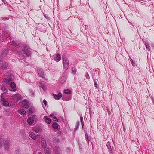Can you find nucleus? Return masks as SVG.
Listing matches in <instances>:
<instances>
[{"label": "nucleus", "mask_w": 154, "mask_h": 154, "mask_svg": "<svg viewBox=\"0 0 154 154\" xmlns=\"http://www.w3.org/2000/svg\"><path fill=\"white\" fill-rule=\"evenodd\" d=\"M38 75L39 76L42 77V78L44 77V72L42 71V70L41 69H38Z\"/></svg>", "instance_id": "12"}, {"label": "nucleus", "mask_w": 154, "mask_h": 154, "mask_svg": "<svg viewBox=\"0 0 154 154\" xmlns=\"http://www.w3.org/2000/svg\"><path fill=\"white\" fill-rule=\"evenodd\" d=\"M24 54L27 56H29L30 54V48L28 46H26L25 47L24 49Z\"/></svg>", "instance_id": "4"}, {"label": "nucleus", "mask_w": 154, "mask_h": 154, "mask_svg": "<svg viewBox=\"0 0 154 154\" xmlns=\"http://www.w3.org/2000/svg\"><path fill=\"white\" fill-rule=\"evenodd\" d=\"M1 59H0V61H1Z\"/></svg>", "instance_id": "43"}, {"label": "nucleus", "mask_w": 154, "mask_h": 154, "mask_svg": "<svg viewBox=\"0 0 154 154\" xmlns=\"http://www.w3.org/2000/svg\"><path fill=\"white\" fill-rule=\"evenodd\" d=\"M66 76H62L60 79V82L61 83H63L66 82Z\"/></svg>", "instance_id": "15"}, {"label": "nucleus", "mask_w": 154, "mask_h": 154, "mask_svg": "<svg viewBox=\"0 0 154 154\" xmlns=\"http://www.w3.org/2000/svg\"><path fill=\"white\" fill-rule=\"evenodd\" d=\"M76 72V69L75 67H72V73L73 74H75Z\"/></svg>", "instance_id": "23"}, {"label": "nucleus", "mask_w": 154, "mask_h": 154, "mask_svg": "<svg viewBox=\"0 0 154 154\" xmlns=\"http://www.w3.org/2000/svg\"><path fill=\"white\" fill-rule=\"evenodd\" d=\"M58 124L56 122L53 123L52 125V127L55 129H57V128H58Z\"/></svg>", "instance_id": "19"}, {"label": "nucleus", "mask_w": 154, "mask_h": 154, "mask_svg": "<svg viewBox=\"0 0 154 154\" xmlns=\"http://www.w3.org/2000/svg\"><path fill=\"white\" fill-rule=\"evenodd\" d=\"M4 143V140L3 138L2 139L1 138L0 139V146H1Z\"/></svg>", "instance_id": "26"}, {"label": "nucleus", "mask_w": 154, "mask_h": 154, "mask_svg": "<svg viewBox=\"0 0 154 154\" xmlns=\"http://www.w3.org/2000/svg\"><path fill=\"white\" fill-rule=\"evenodd\" d=\"M8 66V64L6 63H4L3 64L2 67V69H6Z\"/></svg>", "instance_id": "25"}, {"label": "nucleus", "mask_w": 154, "mask_h": 154, "mask_svg": "<svg viewBox=\"0 0 154 154\" xmlns=\"http://www.w3.org/2000/svg\"><path fill=\"white\" fill-rule=\"evenodd\" d=\"M22 104L23 107L27 109L29 107V103L26 100L23 101Z\"/></svg>", "instance_id": "7"}, {"label": "nucleus", "mask_w": 154, "mask_h": 154, "mask_svg": "<svg viewBox=\"0 0 154 154\" xmlns=\"http://www.w3.org/2000/svg\"><path fill=\"white\" fill-rule=\"evenodd\" d=\"M85 76H86V78L87 79H89V78H90L89 75L88 74L87 72H86V73Z\"/></svg>", "instance_id": "31"}, {"label": "nucleus", "mask_w": 154, "mask_h": 154, "mask_svg": "<svg viewBox=\"0 0 154 154\" xmlns=\"http://www.w3.org/2000/svg\"><path fill=\"white\" fill-rule=\"evenodd\" d=\"M53 116V114H51V115H50V117H52Z\"/></svg>", "instance_id": "36"}, {"label": "nucleus", "mask_w": 154, "mask_h": 154, "mask_svg": "<svg viewBox=\"0 0 154 154\" xmlns=\"http://www.w3.org/2000/svg\"><path fill=\"white\" fill-rule=\"evenodd\" d=\"M61 59V56L60 55L58 54H57L56 55V56L54 58L55 60L57 62H58Z\"/></svg>", "instance_id": "18"}, {"label": "nucleus", "mask_w": 154, "mask_h": 154, "mask_svg": "<svg viewBox=\"0 0 154 154\" xmlns=\"http://www.w3.org/2000/svg\"><path fill=\"white\" fill-rule=\"evenodd\" d=\"M94 86L96 88H97V85L96 82H95L94 83Z\"/></svg>", "instance_id": "35"}, {"label": "nucleus", "mask_w": 154, "mask_h": 154, "mask_svg": "<svg viewBox=\"0 0 154 154\" xmlns=\"http://www.w3.org/2000/svg\"><path fill=\"white\" fill-rule=\"evenodd\" d=\"M54 98L56 100H59L62 97V94L61 93L59 92L58 95H57L56 94H54L53 95Z\"/></svg>", "instance_id": "11"}, {"label": "nucleus", "mask_w": 154, "mask_h": 154, "mask_svg": "<svg viewBox=\"0 0 154 154\" xmlns=\"http://www.w3.org/2000/svg\"><path fill=\"white\" fill-rule=\"evenodd\" d=\"M38 154H42V153H41V152H38Z\"/></svg>", "instance_id": "37"}, {"label": "nucleus", "mask_w": 154, "mask_h": 154, "mask_svg": "<svg viewBox=\"0 0 154 154\" xmlns=\"http://www.w3.org/2000/svg\"><path fill=\"white\" fill-rule=\"evenodd\" d=\"M9 144H6V143L5 144V148L6 149H8L9 148Z\"/></svg>", "instance_id": "30"}, {"label": "nucleus", "mask_w": 154, "mask_h": 154, "mask_svg": "<svg viewBox=\"0 0 154 154\" xmlns=\"http://www.w3.org/2000/svg\"><path fill=\"white\" fill-rule=\"evenodd\" d=\"M63 66L64 69H67L69 66V61L68 59L65 58L63 57Z\"/></svg>", "instance_id": "1"}, {"label": "nucleus", "mask_w": 154, "mask_h": 154, "mask_svg": "<svg viewBox=\"0 0 154 154\" xmlns=\"http://www.w3.org/2000/svg\"><path fill=\"white\" fill-rule=\"evenodd\" d=\"M44 119L45 120V122L48 124L50 123L51 120L46 116H45L44 117Z\"/></svg>", "instance_id": "14"}, {"label": "nucleus", "mask_w": 154, "mask_h": 154, "mask_svg": "<svg viewBox=\"0 0 154 154\" xmlns=\"http://www.w3.org/2000/svg\"><path fill=\"white\" fill-rule=\"evenodd\" d=\"M64 92L66 94H69L71 93V91L69 89H65L64 90Z\"/></svg>", "instance_id": "20"}, {"label": "nucleus", "mask_w": 154, "mask_h": 154, "mask_svg": "<svg viewBox=\"0 0 154 154\" xmlns=\"http://www.w3.org/2000/svg\"><path fill=\"white\" fill-rule=\"evenodd\" d=\"M80 121L81 123L82 127V128H83L84 126V121L83 117H80Z\"/></svg>", "instance_id": "27"}, {"label": "nucleus", "mask_w": 154, "mask_h": 154, "mask_svg": "<svg viewBox=\"0 0 154 154\" xmlns=\"http://www.w3.org/2000/svg\"><path fill=\"white\" fill-rule=\"evenodd\" d=\"M1 90L2 91L4 92V93H5L7 92V90L5 88L4 86H2L1 88Z\"/></svg>", "instance_id": "24"}, {"label": "nucleus", "mask_w": 154, "mask_h": 154, "mask_svg": "<svg viewBox=\"0 0 154 154\" xmlns=\"http://www.w3.org/2000/svg\"><path fill=\"white\" fill-rule=\"evenodd\" d=\"M18 112L20 114L25 115L26 114V112L23 109H20L18 111Z\"/></svg>", "instance_id": "17"}, {"label": "nucleus", "mask_w": 154, "mask_h": 154, "mask_svg": "<svg viewBox=\"0 0 154 154\" xmlns=\"http://www.w3.org/2000/svg\"><path fill=\"white\" fill-rule=\"evenodd\" d=\"M33 112V109L32 108H30L29 109V113L31 114Z\"/></svg>", "instance_id": "32"}, {"label": "nucleus", "mask_w": 154, "mask_h": 154, "mask_svg": "<svg viewBox=\"0 0 154 154\" xmlns=\"http://www.w3.org/2000/svg\"><path fill=\"white\" fill-rule=\"evenodd\" d=\"M86 140L88 141H90L91 140V137H90L87 135L86 136Z\"/></svg>", "instance_id": "29"}, {"label": "nucleus", "mask_w": 154, "mask_h": 154, "mask_svg": "<svg viewBox=\"0 0 154 154\" xmlns=\"http://www.w3.org/2000/svg\"><path fill=\"white\" fill-rule=\"evenodd\" d=\"M41 146L43 148H46L47 144L46 142L45 139L42 138L41 139Z\"/></svg>", "instance_id": "6"}, {"label": "nucleus", "mask_w": 154, "mask_h": 154, "mask_svg": "<svg viewBox=\"0 0 154 154\" xmlns=\"http://www.w3.org/2000/svg\"><path fill=\"white\" fill-rule=\"evenodd\" d=\"M71 97H63L62 100L64 101H68L71 100Z\"/></svg>", "instance_id": "21"}, {"label": "nucleus", "mask_w": 154, "mask_h": 154, "mask_svg": "<svg viewBox=\"0 0 154 154\" xmlns=\"http://www.w3.org/2000/svg\"><path fill=\"white\" fill-rule=\"evenodd\" d=\"M12 99L15 101L16 102L17 100H19L21 99V97L19 94H16L13 96H11Z\"/></svg>", "instance_id": "5"}, {"label": "nucleus", "mask_w": 154, "mask_h": 154, "mask_svg": "<svg viewBox=\"0 0 154 154\" xmlns=\"http://www.w3.org/2000/svg\"><path fill=\"white\" fill-rule=\"evenodd\" d=\"M33 94H34V93H33H33H32V95H33Z\"/></svg>", "instance_id": "39"}, {"label": "nucleus", "mask_w": 154, "mask_h": 154, "mask_svg": "<svg viewBox=\"0 0 154 154\" xmlns=\"http://www.w3.org/2000/svg\"><path fill=\"white\" fill-rule=\"evenodd\" d=\"M78 144L79 145V149L81 148V147L80 146V145H79V143H78Z\"/></svg>", "instance_id": "38"}, {"label": "nucleus", "mask_w": 154, "mask_h": 154, "mask_svg": "<svg viewBox=\"0 0 154 154\" xmlns=\"http://www.w3.org/2000/svg\"><path fill=\"white\" fill-rule=\"evenodd\" d=\"M45 154H50V152L49 148H47L44 150Z\"/></svg>", "instance_id": "22"}, {"label": "nucleus", "mask_w": 154, "mask_h": 154, "mask_svg": "<svg viewBox=\"0 0 154 154\" xmlns=\"http://www.w3.org/2000/svg\"><path fill=\"white\" fill-rule=\"evenodd\" d=\"M33 130L36 133H38L40 131V130L39 128H35Z\"/></svg>", "instance_id": "28"}, {"label": "nucleus", "mask_w": 154, "mask_h": 154, "mask_svg": "<svg viewBox=\"0 0 154 154\" xmlns=\"http://www.w3.org/2000/svg\"><path fill=\"white\" fill-rule=\"evenodd\" d=\"M43 101L44 104V105H45V106H46L47 104V102L45 99H44L43 100Z\"/></svg>", "instance_id": "33"}, {"label": "nucleus", "mask_w": 154, "mask_h": 154, "mask_svg": "<svg viewBox=\"0 0 154 154\" xmlns=\"http://www.w3.org/2000/svg\"><path fill=\"white\" fill-rule=\"evenodd\" d=\"M12 81V79L11 78H7L4 80V82L5 83H9Z\"/></svg>", "instance_id": "16"}, {"label": "nucleus", "mask_w": 154, "mask_h": 154, "mask_svg": "<svg viewBox=\"0 0 154 154\" xmlns=\"http://www.w3.org/2000/svg\"><path fill=\"white\" fill-rule=\"evenodd\" d=\"M29 136L32 139L35 140L36 137L35 134L33 132H30L29 134Z\"/></svg>", "instance_id": "13"}, {"label": "nucleus", "mask_w": 154, "mask_h": 154, "mask_svg": "<svg viewBox=\"0 0 154 154\" xmlns=\"http://www.w3.org/2000/svg\"><path fill=\"white\" fill-rule=\"evenodd\" d=\"M56 154H59V153H58V152L56 153Z\"/></svg>", "instance_id": "41"}, {"label": "nucleus", "mask_w": 154, "mask_h": 154, "mask_svg": "<svg viewBox=\"0 0 154 154\" xmlns=\"http://www.w3.org/2000/svg\"><path fill=\"white\" fill-rule=\"evenodd\" d=\"M10 87L11 89L10 90L12 91H16V84L14 82H11L10 83Z\"/></svg>", "instance_id": "8"}, {"label": "nucleus", "mask_w": 154, "mask_h": 154, "mask_svg": "<svg viewBox=\"0 0 154 154\" xmlns=\"http://www.w3.org/2000/svg\"><path fill=\"white\" fill-rule=\"evenodd\" d=\"M53 119L54 121H58V119L55 116L53 117Z\"/></svg>", "instance_id": "34"}, {"label": "nucleus", "mask_w": 154, "mask_h": 154, "mask_svg": "<svg viewBox=\"0 0 154 154\" xmlns=\"http://www.w3.org/2000/svg\"><path fill=\"white\" fill-rule=\"evenodd\" d=\"M106 146L108 148V149L109 150V153L111 154L112 153L111 149L113 147H112L111 146V143H110L109 142H108L107 143Z\"/></svg>", "instance_id": "10"}, {"label": "nucleus", "mask_w": 154, "mask_h": 154, "mask_svg": "<svg viewBox=\"0 0 154 154\" xmlns=\"http://www.w3.org/2000/svg\"><path fill=\"white\" fill-rule=\"evenodd\" d=\"M37 85L41 88L43 90H46V88L43 82L42 83L41 82H38Z\"/></svg>", "instance_id": "9"}, {"label": "nucleus", "mask_w": 154, "mask_h": 154, "mask_svg": "<svg viewBox=\"0 0 154 154\" xmlns=\"http://www.w3.org/2000/svg\"><path fill=\"white\" fill-rule=\"evenodd\" d=\"M77 128L76 127L75 128V129H76Z\"/></svg>", "instance_id": "40"}, {"label": "nucleus", "mask_w": 154, "mask_h": 154, "mask_svg": "<svg viewBox=\"0 0 154 154\" xmlns=\"http://www.w3.org/2000/svg\"><path fill=\"white\" fill-rule=\"evenodd\" d=\"M35 119L33 116L29 117L27 119V122L29 125H32L35 122Z\"/></svg>", "instance_id": "3"}, {"label": "nucleus", "mask_w": 154, "mask_h": 154, "mask_svg": "<svg viewBox=\"0 0 154 154\" xmlns=\"http://www.w3.org/2000/svg\"><path fill=\"white\" fill-rule=\"evenodd\" d=\"M44 16L46 17V16H45V15H44Z\"/></svg>", "instance_id": "42"}, {"label": "nucleus", "mask_w": 154, "mask_h": 154, "mask_svg": "<svg viewBox=\"0 0 154 154\" xmlns=\"http://www.w3.org/2000/svg\"><path fill=\"white\" fill-rule=\"evenodd\" d=\"M3 94H1V101L3 105L5 106H8L9 104V102L5 99L3 98Z\"/></svg>", "instance_id": "2"}]
</instances>
